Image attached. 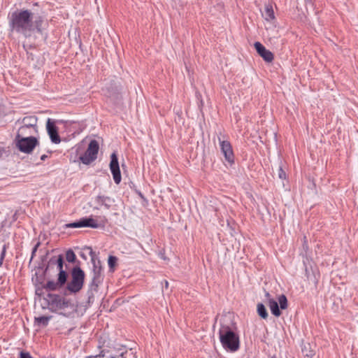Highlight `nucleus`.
I'll return each mask as SVG.
<instances>
[{"label":"nucleus","mask_w":358,"mask_h":358,"mask_svg":"<svg viewBox=\"0 0 358 358\" xmlns=\"http://www.w3.org/2000/svg\"><path fill=\"white\" fill-rule=\"evenodd\" d=\"M82 227H90L92 229H97L100 226L103 227L107 222L108 220L105 216H99L96 220L90 217H85L80 219Z\"/></svg>","instance_id":"9"},{"label":"nucleus","mask_w":358,"mask_h":358,"mask_svg":"<svg viewBox=\"0 0 358 358\" xmlns=\"http://www.w3.org/2000/svg\"><path fill=\"white\" fill-rule=\"evenodd\" d=\"M51 317L49 316H42L35 318V321L37 322L38 325H42L43 327L47 326L48 324L49 320H50Z\"/></svg>","instance_id":"21"},{"label":"nucleus","mask_w":358,"mask_h":358,"mask_svg":"<svg viewBox=\"0 0 358 358\" xmlns=\"http://www.w3.org/2000/svg\"><path fill=\"white\" fill-rule=\"evenodd\" d=\"M117 262V258L114 256H110L108 257V264L110 269H112Z\"/></svg>","instance_id":"26"},{"label":"nucleus","mask_w":358,"mask_h":358,"mask_svg":"<svg viewBox=\"0 0 358 358\" xmlns=\"http://www.w3.org/2000/svg\"><path fill=\"white\" fill-rule=\"evenodd\" d=\"M16 145L18 149L24 153L31 152L38 144L36 138L33 136H20L15 137Z\"/></svg>","instance_id":"5"},{"label":"nucleus","mask_w":358,"mask_h":358,"mask_svg":"<svg viewBox=\"0 0 358 358\" xmlns=\"http://www.w3.org/2000/svg\"><path fill=\"white\" fill-rule=\"evenodd\" d=\"M37 117L34 115L24 117L21 123L22 125L17 131V137L20 136H26L25 130H33L36 131Z\"/></svg>","instance_id":"8"},{"label":"nucleus","mask_w":358,"mask_h":358,"mask_svg":"<svg viewBox=\"0 0 358 358\" xmlns=\"http://www.w3.org/2000/svg\"><path fill=\"white\" fill-rule=\"evenodd\" d=\"M254 46L257 53L264 59L265 62H271L273 60V54L270 50L266 49V48L260 42H255Z\"/></svg>","instance_id":"14"},{"label":"nucleus","mask_w":358,"mask_h":358,"mask_svg":"<svg viewBox=\"0 0 358 358\" xmlns=\"http://www.w3.org/2000/svg\"><path fill=\"white\" fill-rule=\"evenodd\" d=\"M220 343L222 347L230 352H236L239 349V337L228 326H222L219 330Z\"/></svg>","instance_id":"2"},{"label":"nucleus","mask_w":358,"mask_h":358,"mask_svg":"<svg viewBox=\"0 0 358 358\" xmlns=\"http://www.w3.org/2000/svg\"><path fill=\"white\" fill-rule=\"evenodd\" d=\"M39 244H40V243H38L35 245V247L33 248L32 254H34V253L36 252V251L37 250V248L38 247Z\"/></svg>","instance_id":"30"},{"label":"nucleus","mask_w":358,"mask_h":358,"mask_svg":"<svg viewBox=\"0 0 358 358\" xmlns=\"http://www.w3.org/2000/svg\"><path fill=\"white\" fill-rule=\"evenodd\" d=\"M68 227L71 228H79L82 227L81 221L80 220L78 222H72L66 225Z\"/></svg>","instance_id":"27"},{"label":"nucleus","mask_w":358,"mask_h":358,"mask_svg":"<svg viewBox=\"0 0 358 358\" xmlns=\"http://www.w3.org/2000/svg\"><path fill=\"white\" fill-rule=\"evenodd\" d=\"M262 16L267 21H271L275 19L273 8L271 3H268L265 4L264 12L262 13Z\"/></svg>","instance_id":"16"},{"label":"nucleus","mask_w":358,"mask_h":358,"mask_svg":"<svg viewBox=\"0 0 358 358\" xmlns=\"http://www.w3.org/2000/svg\"><path fill=\"white\" fill-rule=\"evenodd\" d=\"M66 259L69 262H74L76 257L73 250H69L66 253Z\"/></svg>","instance_id":"24"},{"label":"nucleus","mask_w":358,"mask_h":358,"mask_svg":"<svg viewBox=\"0 0 358 358\" xmlns=\"http://www.w3.org/2000/svg\"><path fill=\"white\" fill-rule=\"evenodd\" d=\"M110 169L115 182L118 185L121 182V173L117 155L113 152L110 156Z\"/></svg>","instance_id":"11"},{"label":"nucleus","mask_w":358,"mask_h":358,"mask_svg":"<svg viewBox=\"0 0 358 358\" xmlns=\"http://www.w3.org/2000/svg\"><path fill=\"white\" fill-rule=\"evenodd\" d=\"M257 313L258 315L263 319H266L268 317L267 310L263 303L257 304Z\"/></svg>","instance_id":"18"},{"label":"nucleus","mask_w":358,"mask_h":358,"mask_svg":"<svg viewBox=\"0 0 358 358\" xmlns=\"http://www.w3.org/2000/svg\"><path fill=\"white\" fill-rule=\"evenodd\" d=\"M271 358H275V357H271Z\"/></svg>","instance_id":"35"},{"label":"nucleus","mask_w":358,"mask_h":358,"mask_svg":"<svg viewBox=\"0 0 358 358\" xmlns=\"http://www.w3.org/2000/svg\"><path fill=\"white\" fill-rule=\"evenodd\" d=\"M221 152L224 156L225 160L230 164L234 163V155L231 143L228 141H222L219 138Z\"/></svg>","instance_id":"12"},{"label":"nucleus","mask_w":358,"mask_h":358,"mask_svg":"<svg viewBox=\"0 0 358 358\" xmlns=\"http://www.w3.org/2000/svg\"><path fill=\"white\" fill-rule=\"evenodd\" d=\"M46 128L51 141L55 144L59 143L61 139L57 132V128L55 126V122H52L50 118L48 119Z\"/></svg>","instance_id":"13"},{"label":"nucleus","mask_w":358,"mask_h":358,"mask_svg":"<svg viewBox=\"0 0 358 358\" xmlns=\"http://www.w3.org/2000/svg\"><path fill=\"white\" fill-rule=\"evenodd\" d=\"M50 263H55L57 264V268L59 269V271L60 272V271H64V268H63V264H64V260H63V257L62 255H59L58 258L57 260H54L53 258H52L50 261Z\"/></svg>","instance_id":"23"},{"label":"nucleus","mask_w":358,"mask_h":358,"mask_svg":"<svg viewBox=\"0 0 358 358\" xmlns=\"http://www.w3.org/2000/svg\"><path fill=\"white\" fill-rule=\"evenodd\" d=\"M164 286H165V287H166V288H168V287H169V282H168V281H167V280H164Z\"/></svg>","instance_id":"33"},{"label":"nucleus","mask_w":358,"mask_h":358,"mask_svg":"<svg viewBox=\"0 0 358 358\" xmlns=\"http://www.w3.org/2000/svg\"><path fill=\"white\" fill-rule=\"evenodd\" d=\"M33 131V130H25L26 136L28 134H31Z\"/></svg>","instance_id":"31"},{"label":"nucleus","mask_w":358,"mask_h":358,"mask_svg":"<svg viewBox=\"0 0 358 358\" xmlns=\"http://www.w3.org/2000/svg\"><path fill=\"white\" fill-rule=\"evenodd\" d=\"M72 279L68 283L66 289L71 293L78 292L83 287L85 273L80 267H75L71 273Z\"/></svg>","instance_id":"3"},{"label":"nucleus","mask_w":358,"mask_h":358,"mask_svg":"<svg viewBox=\"0 0 358 358\" xmlns=\"http://www.w3.org/2000/svg\"><path fill=\"white\" fill-rule=\"evenodd\" d=\"M66 278H67V274H66V271H60V272H59L58 279H57V282L59 283V287L63 286L66 283Z\"/></svg>","instance_id":"19"},{"label":"nucleus","mask_w":358,"mask_h":358,"mask_svg":"<svg viewBox=\"0 0 358 358\" xmlns=\"http://www.w3.org/2000/svg\"><path fill=\"white\" fill-rule=\"evenodd\" d=\"M20 358H33L29 352H20Z\"/></svg>","instance_id":"28"},{"label":"nucleus","mask_w":358,"mask_h":358,"mask_svg":"<svg viewBox=\"0 0 358 358\" xmlns=\"http://www.w3.org/2000/svg\"><path fill=\"white\" fill-rule=\"evenodd\" d=\"M131 355L132 352L128 351L124 346L117 345L102 350L97 357L104 358H128ZM94 357H96V356Z\"/></svg>","instance_id":"4"},{"label":"nucleus","mask_w":358,"mask_h":358,"mask_svg":"<svg viewBox=\"0 0 358 358\" xmlns=\"http://www.w3.org/2000/svg\"><path fill=\"white\" fill-rule=\"evenodd\" d=\"M278 306L282 309H286L287 308V299L284 294H281L278 297Z\"/></svg>","instance_id":"22"},{"label":"nucleus","mask_w":358,"mask_h":358,"mask_svg":"<svg viewBox=\"0 0 358 358\" xmlns=\"http://www.w3.org/2000/svg\"><path fill=\"white\" fill-rule=\"evenodd\" d=\"M43 287L47 290L53 291L60 287L57 281L49 280Z\"/></svg>","instance_id":"20"},{"label":"nucleus","mask_w":358,"mask_h":358,"mask_svg":"<svg viewBox=\"0 0 358 358\" xmlns=\"http://www.w3.org/2000/svg\"><path fill=\"white\" fill-rule=\"evenodd\" d=\"M91 256V261L93 264V278H92V284L96 287H98L99 284L101 281V266L100 265L101 262L99 259L95 257L94 253L91 251L90 253Z\"/></svg>","instance_id":"10"},{"label":"nucleus","mask_w":358,"mask_h":358,"mask_svg":"<svg viewBox=\"0 0 358 358\" xmlns=\"http://www.w3.org/2000/svg\"><path fill=\"white\" fill-rule=\"evenodd\" d=\"M46 158H47V155H43L41 157V159L42 161H44Z\"/></svg>","instance_id":"32"},{"label":"nucleus","mask_w":358,"mask_h":358,"mask_svg":"<svg viewBox=\"0 0 358 358\" xmlns=\"http://www.w3.org/2000/svg\"><path fill=\"white\" fill-rule=\"evenodd\" d=\"M3 260H1V258L0 257V265L2 264Z\"/></svg>","instance_id":"34"},{"label":"nucleus","mask_w":358,"mask_h":358,"mask_svg":"<svg viewBox=\"0 0 358 358\" xmlns=\"http://www.w3.org/2000/svg\"><path fill=\"white\" fill-rule=\"evenodd\" d=\"M277 172H278V176L280 179H282V180L286 179V173L284 171V169H282L281 162L280 163V164L277 169Z\"/></svg>","instance_id":"25"},{"label":"nucleus","mask_w":358,"mask_h":358,"mask_svg":"<svg viewBox=\"0 0 358 358\" xmlns=\"http://www.w3.org/2000/svg\"><path fill=\"white\" fill-rule=\"evenodd\" d=\"M5 253H6V247L4 246L3 249V251H2L1 254V260H3V258H4V256H5Z\"/></svg>","instance_id":"29"},{"label":"nucleus","mask_w":358,"mask_h":358,"mask_svg":"<svg viewBox=\"0 0 358 358\" xmlns=\"http://www.w3.org/2000/svg\"><path fill=\"white\" fill-rule=\"evenodd\" d=\"M47 300L52 309L63 310L73 307V305L69 300L62 298L57 294H49Z\"/></svg>","instance_id":"7"},{"label":"nucleus","mask_w":358,"mask_h":358,"mask_svg":"<svg viewBox=\"0 0 358 358\" xmlns=\"http://www.w3.org/2000/svg\"><path fill=\"white\" fill-rule=\"evenodd\" d=\"M10 27L13 31L23 34L25 37H30L36 31L43 33V19L41 16H34L29 10L15 11L9 17Z\"/></svg>","instance_id":"1"},{"label":"nucleus","mask_w":358,"mask_h":358,"mask_svg":"<svg viewBox=\"0 0 358 358\" xmlns=\"http://www.w3.org/2000/svg\"><path fill=\"white\" fill-rule=\"evenodd\" d=\"M99 146L96 140H92L85 152L79 159L84 164H90L97 157Z\"/></svg>","instance_id":"6"},{"label":"nucleus","mask_w":358,"mask_h":358,"mask_svg":"<svg viewBox=\"0 0 358 358\" xmlns=\"http://www.w3.org/2000/svg\"><path fill=\"white\" fill-rule=\"evenodd\" d=\"M266 296L268 299V306L272 313L275 317H279L281 315V312L279 308L278 303L270 298V294L268 292L266 293Z\"/></svg>","instance_id":"15"},{"label":"nucleus","mask_w":358,"mask_h":358,"mask_svg":"<svg viewBox=\"0 0 358 358\" xmlns=\"http://www.w3.org/2000/svg\"><path fill=\"white\" fill-rule=\"evenodd\" d=\"M95 201L99 206H103L106 208L109 209L113 200L109 196H97L95 199Z\"/></svg>","instance_id":"17"}]
</instances>
